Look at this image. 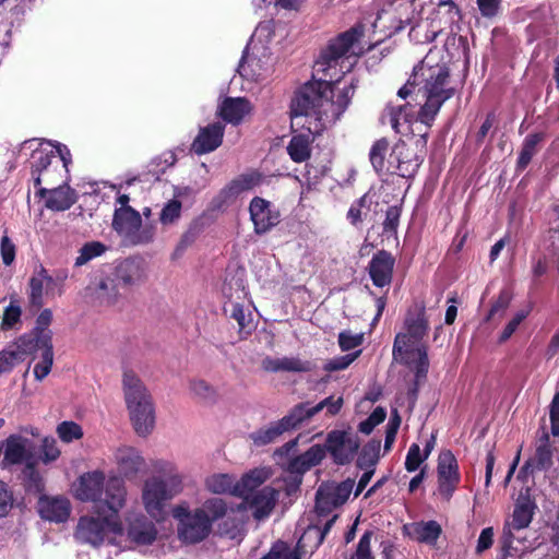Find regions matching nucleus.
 Wrapping results in <instances>:
<instances>
[{
	"mask_svg": "<svg viewBox=\"0 0 559 559\" xmlns=\"http://www.w3.org/2000/svg\"><path fill=\"white\" fill-rule=\"evenodd\" d=\"M415 87L425 99L416 119L430 128L443 104L456 93L451 81L450 67L439 57V51L429 50L423 60L414 67L411 76L399 90L397 95L405 99Z\"/></svg>",
	"mask_w": 559,
	"mask_h": 559,
	"instance_id": "obj_1",
	"label": "nucleus"
},
{
	"mask_svg": "<svg viewBox=\"0 0 559 559\" xmlns=\"http://www.w3.org/2000/svg\"><path fill=\"white\" fill-rule=\"evenodd\" d=\"M355 90L353 82L343 87L325 80L306 82L290 102L292 128L302 123V118L312 116L316 121L336 122L350 104Z\"/></svg>",
	"mask_w": 559,
	"mask_h": 559,
	"instance_id": "obj_2",
	"label": "nucleus"
},
{
	"mask_svg": "<svg viewBox=\"0 0 559 559\" xmlns=\"http://www.w3.org/2000/svg\"><path fill=\"white\" fill-rule=\"evenodd\" d=\"M108 493L112 495L111 500L98 502L97 508H93L97 518H80L74 534L78 542L97 547L103 544L107 533L121 534L122 524L118 513L124 506L127 491L115 480L110 483Z\"/></svg>",
	"mask_w": 559,
	"mask_h": 559,
	"instance_id": "obj_3",
	"label": "nucleus"
},
{
	"mask_svg": "<svg viewBox=\"0 0 559 559\" xmlns=\"http://www.w3.org/2000/svg\"><path fill=\"white\" fill-rule=\"evenodd\" d=\"M51 322V310H41L36 319L34 329L29 333L20 336L16 341V346L21 352L33 355L34 358L37 357V353H40V361L34 367V377L38 381H41L50 373L53 364L52 331L49 330Z\"/></svg>",
	"mask_w": 559,
	"mask_h": 559,
	"instance_id": "obj_4",
	"label": "nucleus"
},
{
	"mask_svg": "<svg viewBox=\"0 0 559 559\" xmlns=\"http://www.w3.org/2000/svg\"><path fill=\"white\" fill-rule=\"evenodd\" d=\"M123 391L130 418L139 436L151 433L154 423V407L152 397L141 379L132 371L123 372Z\"/></svg>",
	"mask_w": 559,
	"mask_h": 559,
	"instance_id": "obj_5",
	"label": "nucleus"
},
{
	"mask_svg": "<svg viewBox=\"0 0 559 559\" xmlns=\"http://www.w3.org/2000/svg\"><path fill=\"white\" fill-rule=\"evenodd\" d=\"M182 488V477L177 473L146 479L142 490V500L146 512L156 521L163 520L167 502L179 495Z\"/></svg>",
	"mask_w": 559,
	"mask_h": 559,
	"instance_id": "obj_6",
	"label": "nucleus"
},
{
	"mask_svg": "<svg viewBox=\"0 0 559 559\" xmlns=\"http://www.w3.org/2000/svg\"><path fill=\"white\" fill-rule=\"evenodd\" d=\"M173 515L178 520V535L187 544H197L204 540L211 533L207 518L203 510L190 511L187 507L177 506Z\"/></svg>",
	"mask_w": 559,
	"mask_h": 559,
	"instance_id": "obj_7",
	"label": "nucleus"
},
{
	"mask_svg": "<svg viewBox=\"0 0 559 559\" xmlns=\"http://www.w3.org/2000/svg\"><path fill=\"white\" fill-rule=\"evenodd\" d=\"M336 465H347L356 456L360 441L357 435L348 430L333 429L328 432L323 444Z\"/></svg>",
	"mask_w": 559,
	"mask_h": 559,
	"instance_id": "obj_8",
	"label": "nucleus"
},
{
	"mask_svg": "<svg viewBox=\"0 0 559 559\" xmlns=\"http://www.w3.org/2000/svg\"><path fill=\"white\" fill-rule=\"evenodd\" d=\"M118 481L119 487L126 491L122 479L111 477L105 483V474L100 471L85 473L80 477L76 497L82 501L94 502L93 508H97L98 502L111 500V493H108V488L111 481Z\"/></svg>",
	"mask_w": 559,
	"mask_h": 559,
	"instance_id": "obj_9",
	"label": "nucleus"
},
{
	"mask_svg": "<svg viewBox=\"0 0 559 559\" xmlns=\"http://www.w3.org/2000/svg\"><path fill=\"white\" fill-rule=\"evenodd\" d=\"M406 332L397 333L393 343L392 354L394 359L408 353L411 342H420L429 331V322L425 307H420L416 313L408 312L404 320Z\"/></svg>",
	"mask_w": 559,
	"mask_h": 559,
	"instance_id": "obj_10",
	"label": "nucleus"
},
{
	"mask_svg": "<svg viewBox=\"0 0 559 559\" xmlns=\"http://www.w3.org/2000/svg\"><path fill=\"white\" fill-rule=\"evenodd\" d=\"M424 162V155L408 146L404 141H399L389 155V164L392 166L390 174H396L403 178H413Z\"/></svg>",
	"mask_w": 559,
	"mask_h": 559,
	"instance_id": "obj_11",
	"label": "nucleus"
},
{
	"mask_svg": "<svg viewBox=\"0 0 559 559\" xmlns=\"http://www.w3.org/2000/svg\"><path fill=\"white\" fill-rule=\"evenodd\" d=\"M438 491L449 502L461 481L459 464L454 454L448 450L440 453L437 466Z\"/></svg>",
	"mask_w": 559,
	"mask_h": 559,
	"instance_id": "obj_12",
	"label": "nucleus"
},
{
	"mask_svg": "<svg viewBox=\"0 0 559 559\" xmlns=\"http://www.w3.org/2000/svg\"><path fill=\"white\" fill-rule=\"evenodd\" d=\"M249 214L257 235L271 231L281 222L280 210L261 197L252 198L249 203Z\"/></svg>",
	"mask_w": 559,
	"mask_h": 559,
	"instance_id": "obj_13",
	"label": "nucleus"
},
{
	"mask_svg": "<svg viewBox=\"0 0 559 559\" xmlns=\"http://www.w3.org/2000/svg\"><path fill=\"white\" fill-rule=\"evenodd\" d=\"M361 36L362 29L358 26H353L338 34L330 39L328 46L320 52L319 62L328 67H331L332 63H336L338 59L349 52Z\"/></svg>",
	"mask_w": 559,
	"mask_h": 559,
	"instance_id": "obj_14",
	"label": "nucleus"
},
{
	"mask_svg": "<svg viewBox=\"0 0 559 559\" xmlns=\"http://www.w3.org/2000/svg\"><path fill=\"white\" fill-rule=\"evenodd\" d=\"M35 197L45 200V207L53 212L68 211L78 201V193L69 186L68 180L50 189L40 187L36 190Z\"/></svg>",
	"mask_w": 559,
	"mask_h": 559,
	"instance_id": "obj_15",
	"label": "nucleus"
},
{
	"mask_svg": "<svg viewBox=\"0 0 559 559\" xmlns=\"http://www.w3.org/2000/svg\"><path fill=\"white\" fill-rule=\"evenodd\" d=\"M301 424L298 412L293 407L283 418L250 433L249 438L254 445L263 447L274 442L284 432L297 429Z\"/></svg>",
	"mask_w": 559,
	"mask_h": 559,
	"instance_id": "obj_16",
	"label": "nucleus"
},
{
	"mask_svg": "<svg viewBox=\"0 0 559 559\" xmlns=\"http://www.w3.org/2000/svg\"><path fill=\"white\" fill-rule=\"evenodd\" d=\"M278 490L271 487L264 486L258 492L245 497L242 502L237 506V511L252 510V516L258 520H264L267 518L278 500Z\"/></svg>",
	"mask_w": 559,
	"mask_h": 559,
	"instance_id": "obj_17",
	"label": "nucleus"
},
{
	"mask_svg": "<svg viewBox=\"0 0 559 559\" xmlns=\"http://www.w3.org/2000/svg\"><path fill=\"white\" fill-rule=\"evenodd\" d=\"M3 450L2 466H13L26 464L31 460L36 459L32 449L34 448L33 442L22 435L13 433L10 435L1 444Z\"/></svg>",
	"mask_w": 559,
	"mask_h": 559,
	"instance_id": "obj_18",
	"label": "nucleus"
},
{
	"mask_svg": "<svg viewBox=\"0 0 559 559\" xmlns=\"http://www.w3.org/2000/svg\"><path fill=\"white\" fill-rule=\"evenodd\" d=\"M394 266V255L384 249L378 250L367 267L372 284L379 288L390 285L393 280Z\"/></svg>",
	"mask_w": 559,
	"mask_h": 559,
	"instance_id": "obj_19",
	"label": "nucleus"
},
{
	"mask_svg": "<svg viewBox=\"0 0 559 559\" xmlns=\"http://www.w3.org/2000/svg\"><path fill=\"white\" fill-rule=\"evenodd\" d=\"M37 511L43 520L63 523L70 516L71 503L66 497H50L44 493L38 498Z\"/></svg>",
	"mask_w": 559,
	"mask_h": 559,
	"instance_id": "obj_20",
	"label": "nucleus"
},
{
	"mask_svg": "<svg viewBox=\"0 0 559 559\" xmlns=\"http://www.w3.org/2000/svg\"><path fill=\"white\" fill-rule=\"evenodd\" d=\"M554 464V448L549 433L544 431L538 438L535 452L523 465V471L535 474L547 472Z\"/></svg>",
	"mask_w": 559,
	"mask_h": 559,
	"instance_id": "obj_21",
	"label": "nucleus"
},
{
	"mask_svg": "<svg viewBox=\"0 0 559 559\" xmlns=\"http://www.w3.org/2000/svg\"><path fill=\"white\" fill-rule=\"evenodd\" d=\"M225 124L222 122L210 123L200 128L198 135L192 142V150L198 155L215 151L223 143Z\"/></svg>",
	"mask_w": 559,
	"mask_h": 559,
	"instance_id": "obj_22",
	"label": "nucleus"
},
{
	"mask_svg": "<svg viewBox=\"0 0 559 559\" xmlns=\"http://www.w3.org/2000/svg\"><path fill=\"white\" fill-rule=\"evenodd\" d=\"M298 127L305 131L292 136L287 145V153L293 162L304 163L311 156V144L313 143L316 135L319 133V130L317 127L312 129L304 122Z\"/></svg>",
	"mask_w": 559,
	"mask_h": 559,
	"instance_id": "obj_23",
	"label": "nucleus"
},
{
	"mask_svg": "<svg viewBox=\"0 0 559 559\" xmlns=\"http://www.w3.org/2000/svg\"><path fill=\"white\" fill-rule=\"evenodd\" d=\"M536 510L537 504L535 499L530 495H521L514 504L511 520H507L503 527L510 528L512 532L528 527L534 519Z\"/></svg>",
	"mask_w": 559,
	"mask_h": 559,
	"instance_id": "obj_24",
	"label": "nucleus"
},
{
	"mask_svg": "<svg viewBox=\"0 0 559 559\" xmlns=\"http://www.w3.org/2000/svg\"><path fill=\"white\" fill-rule=\"evenodd\" d=\"M251 109V103L246 97L227 96L218 105L216 116L226 123L238 126Z\"/></svg>",
	"mask_w": 559,
	"mask_h": 559,
	"instance_id": "obj_25",
	"label": "nucleus"
},
{
	"mask_svg": "<svg viewBox=\"0 0 559 559\" xmlns=\"http://www.w3.org/2000/svg\"><path fill=\"white\" fill-rule=\"evenodd\" d=\"M112 274L122 288L139 285L146 280L143 261L136 258H127L121 261Z\"/></svg>",
	"mask_w": 559,
	"mask_h": 559,
	"instance_id": "obj_26",
	"label": "nucleus"
},
{
	"mask_svg": "<svg viewBox=\"0 0 559 559\" xmlns=\"http://www.w3.org/2000/svg\"><path fill=\"white\" fill-rule=\"evenodd\" d=\"M31 178L35 188H40V178L43 171L51 167L55 163H60L53 148H48L45 143H40L39 147L34 150L29 158Z\"/></svg>",
	"mask_w": 559,
	"mask_h": 559,
	"instance_id": "obj_27",
	"label": "nucleus"
},
{
	"mask_svg": "<svg viewBox=\"0 0 559 559\" xmlns=\"http://www.w3.org/2000/svg\"><path fill=\"white\" fill-rule=\"evenodd\" d=\"M404 531L412 539L429 546H435L442 534L441 525L435 520L413 522Z\"/></svg>",
	"mask_w": 559,
	"mask_h": 559,
	"instance_id": "obj_28",
	"label": "nucleus"
},
{
	"mask_svg": "<svg viewBox=\"0 0 559 559\" xmlns=\"http://www.w3.org/2000/svg\"><path fill=\"white\" fill-rule=\"evenodd\" d=\"M127 536L136 545H151L157 537V530L147 518L136 515L129 520Z\"/></svg>",
	"mask_w": 559,
	"mask_h": 559,
	"instance_id": "obj_29",
	"label": "nucleus"
},
{
	"mask_svg": "<svg viewBox=\"0 0 559 559\" xmlns=\"http://www.w3.org/2000/svg\"><path fill=\"white\" fill-rule=\"evenodd\" d=\"M142 218L133 207H118L115 210L112 228L120 235L132 236L140 229Z\"/></svg>",
	"mask_w": 559,
	"mask_h": 559,
	"instance_id": "obj_30",
	"label": "nucleus"
},
{
	"mask_svg": "<svg viewBox=\"0 0 559 559\" xmlns=\"http://www.w3.org/2000/svg\"><path fill=\"white\" fill-rule=\"evenodd\" d=\"M343 403L344 401L342 396L334 399V396L331 395L316 405H311L310 402H302L298 403L294 407L296 412H298L301 423H304L321 412L323 408H326V413L330 416H335L341 412Z\"/></svg>",
	"mask_w": 559,
	"mask_h": 559,
	"instance_id": "obj_31",
	"label": "nucleus"
},
{
	"mask_svg": "<svg viewBox=\"0 0 559 559\" xmlns=\"http://www.w3.org/2000/svg\"><path fill=\"white\" fill-rule=\"evenodd\" d=\"M269 478V472L264 468H254L242 475V477L236 481L233 496L245 499L254 492L260 490L261 485Z\"/></svg>",
	"mask_w": 559,
	"mask_h": 559,
	"instance_id": "obj_32",
	"label": "nucleus"
},
{
	"mask_svg": "<svg viewBox=\"0 0 559 559\" xmlns=\"http://www.w3.org/2000/svg\"><path fill=\"white\" fill-rule=\"evenodd\" d=\"M323 540L322 534H319V526L309 525L298 539L295 549L301 559L311 557Z\"/></svg>",
	"mask_w": 559,
	"mask_h": 559,
	"instance_id": "obj_33",
	"label": "nucleus"
},
{
	"mask_svg": "<svg viewBox=\"0 0 559 559\" xmlns=\"http://www.w3.org/2000/svg\"><path fill=\"white\" fill-rule=\"evenodd\" d=\"M545 136L544 132L531 133L525 136L515 165L518 173L526 169L538 151V144L545 140Z\"/></svg>",
	"mask_w": 559,
	"mask_h": 559,
	"instance_id": "obj_34",
	"label": "nucleus"
},
{
	"mask_svg": "<svg viewBox=\"0 0 559 559\" xmlns=\"http://www.w3.org/2000/svg\"><path fill=\"white\" fill-rule=\"evenodd\" d=\"M389 150L390 143L385 138H381L372 144L369 159L377 174L389 173L392 169L389 158H385Z\"/></svg>",
	"mask_w": 559,
	"mask_h": 559,
	"instance_id": "obj_35",
	"label": "nucleus"
},
{
	"mask_svg": "<svg viewBox=\"0 0 559 559\" xmlns=\"http://www.w3.org/2000/svg\"><path fill=\"white\" fill-rule=\"evenodd\" d=\"M22 476L24 480V487L27 492L35 495H44L45 480L37 468V460H31L26 462L22 469Z\"/></svg>",
	"mask_w": 559,
	"mask_h": 559,
	"instance_id": "obj_36",
	"label": "nucleus"
},
{
	"mask_svg": "<svg viewBox=\"0 0 559 559\" xmlns=\"http://www.w3.org/2000/svg\"><path fill=\"white\" fill-rule=\"evenodd\" d=\"M412 109V106L409 104H405V105H399V106H394V105H388L383 115H382V122L385 123H390L392 129L395 131V132H400V124H401V121L403 120L404 122H411V119H409V112L408 110Z\"/></svg>",
	"mask_w": 559,
	"mask_h": 559,
	"instance_id": "obj_37",
	"label": "nucleus"
},
{
	"mask_svg": "<svg viewBox=\"0 0 559 559\" xmlns=\"http://www.w3.org/2000/svg\"><path fill=\"white\" fill-rule=\"evenodd\" d=\"M198 510H203V514L207 518L211 528L214 522L225 519L228 514L227 503L222 498L207 499Z\"/></svg>",
	"mask_w": 559,
	"mask_h": 559,
	"instance_id": "obj_38",
	"label": "nucleus"
},
{
	"mask_svg": "<svg viewBox=\"0 0 559 559\" xmlns=\"http://www.w3.org/2000/svg\"><path fill=\"white\" fill-rule=\"evenodd\" d=\"M121 285L114 274L100 280L97 285L98 296L108 305L116 304L120 296Z\"/></svg>",
	"mask_w": 559,
	"mask_h": 559,
	"instance_id": "obj_39",
	"label": "nucleus"
},
{
	"mask_svg": "<svg viewBox=\"0 0 559 559\" xmlns=\"http://www.w3.org/2000/svg\"><path fill=\"white\" fill-rule=\"evenodd\" d=\"M263 181L264 175L254 169L239 175L233 179L230 183L239 195L241 192L249 191L255 187L261 186Z\"/></svg>",
	"mask_w": 559,
	"mask_h": 559,
	"instance_id": "obj_40",
	"label": "nucleus"
},
{
	"mask_svg": "<svg viewBox=\"0 0 559 559\" xmlns=\"http://www.w3.org/2000/svg\"><path fill=\"white\" fill-rule=\"evenodd\" d=\"M380 441H370L361 450L358 455L356 465L360 469L374 468L379 461Z\"/></svg>",
	"mask_w": 559,
	"mask_h": 559,
	"instance_id": "obj_41",
	"label": "nucleus"
},
{
	"mask_svg": "<svg viewBox=\"0 0 559 559\" xmlns=\"http://www.w3.org/2000/svg\"><path fill=\"white\" fill-rule=\"evenodd\" d=\"M235 481L228 474H216L206 478L205 487L209 491L217 495L230 493L233 495Z\"/></svg>",
	"mask_w": 559,
	"mask_h": 559,
	"instance_id": "obj_42",
	"label": "nucleus"
},
{
	"mask_svg": "<svg viewBox=\"0 0 559 559\" xmlns=\"http://www.w3.org/2000/svg\"><path fill=\"white\" fill-rule=\"evenodd\" d=\"M107 247L100 241H88L83 245L79 250V255L75 259L74 265L82 266L88 263L91 260L100 257L105 253Z\"/></svg>",
	"mask_w": 559,
	"mask_h": 559,
	"instance_id": "obj_43",
	"label": "nucleus"
},
{
	"mask_svg": "<svg viewBox=\"0 0 559 559\" xmlns=\"http://www.w3.org/2000/svg\"><path fill=\"white\" fill-rule=\"evenodd\" d=\"M230 318L237 321L239 325V334L241 338H245L249 335L253 330V324L251 320V314L246 316L243 305L239 302H234L230 305Z\"/></svg>",
	"mask_w": 559,
	"mask_h": 559,
	"instance_id": "obj_44",
	"label": "nucleus"
},
{
	"mask_svg": "<svg viewBox=\"0 0 559 559\" xmlns=\"http://www.w3.org/2000/svg\"><path fill=\"white\" fill-rule=\"evenodd\" d=\"M418 358L415 361L412 370L415 373L416 380L426 381L428 370H429V358H428V347L425 344H420L413 350Z\"/></svg>",
	"mask_w": 559,
	"mask_h": 559,
	"instance_id": "obj_45",
	"label": "nucleus"
},
{
	"mask_svg": "<svg viewBox=\"0 0 559 559\" xmlns=\"http://www.w3.org/2000/svg\"><path fill=\"white\" fill-rule=\"evenodd\" d=\"M511 299L512 295L508 289L500 290L497 299L492 302L485 321L490 322L496 318L501 319L506 310L509 308Z\"/></svg>",
	"mask_w": 559,
	"mask_h": 559,
	"instance_id": "obj_46",
	"label": "nucleus"
},
{
	"mask_svg": "<svg viewBox=\"0 0 559 559\" xmlns=\"http://www.w3.org/2000/svg\"><path fill=\"white\" fill-rule=\"evenodd\" d=\"M25 353L16 346V349L0 350V376L11 372L16 365L24 360Z\"/></svg>",
	"mask_w": 559,
	"mask_h": 559,
	"instance_id": "obj_47",
	"label": "nucleus"
},
{
	"mask_svg": "<svg viewBox=\"0 0 559 559\" xmlns=\"http://www.w3.org/2000/svg\"><path fill=\"white\" fill-rule=\"evenodd\" d=\"M61 454L60 449L57 445V441L52 437H45L40 444L39 456L37 460L46 465L57 461Z\"/></svg>",
	"mask_w": 559,
	"mask_h": 559,
	"instance_id": "obj_48",
	"label": "nucleus"
},
{
	"mask_svg": "<svg viewBox=\"0 0 559 559\" xmlns=\"http://www.w3.org/2000/svg\"><path fill=\"white\" fill-rule=\"evenodd\" d=\"M355 480L352 478H347L331 490L326 491L330 498L332 499V506H343L349 498V495L354 488Z\"/></svg>",
	"mask_w": 559,
	"mask_h": 559,
	"instance_id": "obj_49",
	"label": "nucleus"
},
{
	"mask_svg": "<svg viewBox=\"0 0 559 559\" xmlns=\"http://www.w3.org/2000/svg\"><path fill=\"white\" fill-rule=\"evenodd\" d=\"M261 559H301L296 549L284 540H276Z\"/></svg>",
	"mask_w": 559,
	"mask_h": 559,
	"instance_id": "obj_50",
	"label": "nucleus"
},
{
	"mask_svg": "<svg viewBox=\"0 0 559 559\" xmlns=\"http://www.w3.org/2000/svg\"><path fill=\"white\" fill-rule=\"evenodd\" d=\"M200 231L201 228L198 224L190 225L189 228L180 237V240L174 250L173 257L175 259L180 258L183 252L194 243L200 235Z\"/></svg>",
	"mask_w": 559,
	"mask_h": 559,
	"instance_id": "obj_51",
	"label": "nucleus"
},
{
	"mask_svg": "<svg viewBox=\"0 0 559 559\" xmlns=\"http://www.w3.org/2000/svg\"><path fill=\"white\" fill-rule=\"evenodd\" d=\"M238 193L236 192L233 185L229 182L212 199L210 203V209L212 211H221L230 204L236 198Z\"/></svg>",
	"mask_w": 559,
	"mask_h": 559,
	"instance_id": "obj_52",
	"label": "nucleus"
},
{
	"mask_svg": "<svg viewBox=\"0 0 559 559\" xmlns=\"http://www.w3.org/2000/svg\"><path fill=\"white\" fill-rule=\"evenodd\" d=\"M58 437L61 441L70 443L83 437L82 427L74 421H62L57 427Z\"/></svg>",
	"mask_w": 559,
	"mask_h": 559,
	"instance_id": "obj_53",
	"label": "nucleus"
},
{
	"mask_svg": "<svg viewBox=\"0 0 559 559\" xmlns=\"http://www.w3.org/2000/svg\"><path fill=\"white\" fill-rule=\"evenodd\" d=\"M182 204L177 199L169 200L159 213V222L163 225H171L181 216Z\"/></svg>",
	"mask_w": 559,
	"mask_h": 559,
	"instance_id": "obj_54",
	"label": "nucleus"
},
{
	"mask_svg": "<svg viewBox=\"0 0 559 559\" xmlns=\"http://www.w3.org/2000/svg\"><path fill=\"white\" fill-rule=\"evenodd\" d=\"M191 392L203 401L215 402L217 393L216 390L205 380L190 381Z\"/></svg>",
	"mask_w": 559,
	"mask_h": 559,
	"instance_id": "obj_55",
	"label": "nucleus"
},
{
	"mask_svg": "<svg viewBox=\"0 0 559 559\" xmlns=\"http://www.w3.org/2000/svg\"><path fill=\"white\" fill-rule=\"evenodd\" d=\"M370 205L368 193H365L359 199L354 201L347 212V219L353 226H358L362 223V209Z\"/></svg>",
	"mask_w": 559,
	"mask_h": 559,
	"instance_id": "obj_56",
	"label": "nucleus"
},
{
	"mask_svg": "<svg viewBox=\"0 0 559 559\" xmlns=\"http://www.w3.org/2000/svg\"><path fill=\"white\" fill-rule=\"evenodd\" d=\"M401 214H402L401 205H392V206L388 207V210L385 212V218L382 224L383 233L396 234L399 224H400Z\"/></svg>",
	"mask_w": 559,
	"mask_h": 559,
	"instance_id": "obj_57",
	"label": "nucleus"
},
{
	"mask_svg": "<svg viewBox=\"0 0 559 559\" xmlns=\"http://www.w3.org/2000/svg\"><path fill=\"white\" fill-rule=\"evenodd\" d=\"M313 366L308 360H301L298 357H283L282 371L287 372H310Z\"/></svg>",
	"mask_w": 559,
	"mask_h": 559,
	"instance_id": "obj_58",
	"label": "nucleus"
},
{
	"mask_svg": "<svg viewBox=\"0 0 559 559\" xmlns=\"http://www.w3.org/2000/svg\"><path fill=\"white\" fill-rule=\"evenodd\" d=\"M514 543V534L510 528L502 527V533L499 537V548L500 554L498 556V559H508L509 557L513 556V552L516 550L513 547Z\"/></svg>",
	"mask_w": 559,
	"mask_h": 559,
	"instance_id": "obj_59",
	"label": "nucleus"
},
{
	"mask_svg": "<svg viewBox=\"0 0 559 559\" xmlns=\"http://www.w3.org/2000/svg\"><path fill=\"white\" fill-rule=\"evenodd\" d=\"M22 316L21 307L14 301L11 300L9 306L4 309L3 318H2V329L10 330L13 329L16 323L20 322Z\"/></svg>",
	"mask_w": 559,
	"mask_h": 559,
	"instance_id": "obj_60",
	"label": "nucleus"
},
{
	"mask_svg": "<svg viewBox=\"0 0 559 559\" xmlns=\"http://www.w3.org/2000/svg\"><path fill=\"white\" fill-rule=\"evenodd\" d=\"M44 277L33 276L29 280V304L32 307L36 309L41 308L43 306V289H44Z\"/></svg>",
	"mask_w": 559,
	"mask_h": 559,
	"instance_id": "obj_61",
	"label": "nucleus"
},
{
	"mask_svg": "<svg viewBox=\"0 0 559 559\" xmlns=\"http://www.w3.org/2000/svg\"><path fill=\"white\" fill-rule=\"evenodd\" d=\"M300 455L306 462V467L312 468L319 465L325 457V450L323 445L313 444Z\"/></svg>",
	"mask_w": 559,
	"mask_h": 559,
	"instance_id": "obj_62",
	"label": "nucleus"
},
{
	"mask_svg": "<svg viewBox=\"0 0 559 559\" xmlns=\"http://www.w3.org/2000/svg\"><path fill=\"white\" fill-rule=\"evenodd\" d=\"M427 460L420 453V448L417 443H412L405 459V469L409 473L418 469L420 464Z\"/></svg>",
	"mask_w": 559,
	"mask_h": 559,
	"instance_id": "obj_63",
	"label": "nucleus"
},
{
	"mask_svg": "<svg viewBox=\"0 0 559 559\" xmlns=\"http://www.w3.org/2000/svg\"><path fill=\"white\" fill-rule=\"evenodd\" d=\"M550 431L554 437H559V391L555 393L549 405Z\"/></svg>",
	"mask_w": 559,
	"mask_h": 559,
	"instance_id": "obj_64",
	"label": "nucleus"
}]
</instances>
